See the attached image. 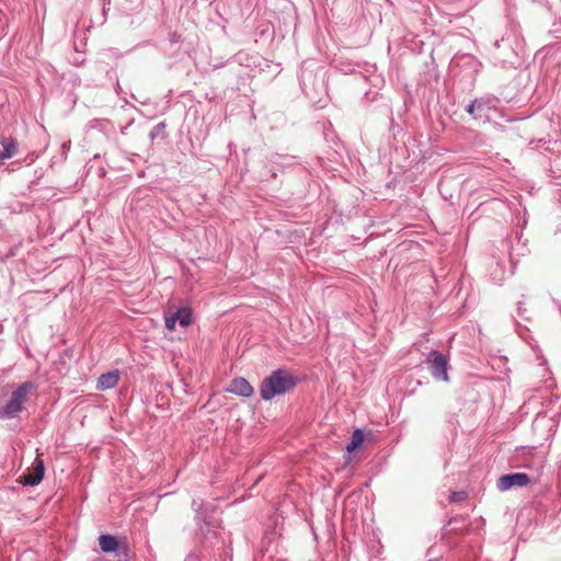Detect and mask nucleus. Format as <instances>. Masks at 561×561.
Wrapping results in <instances>:
<instances>
[{
    "mask_svg": "<svg viewBox=\"0 0 561 561\" xmlns=\"http://www.w3.org/2000/svg\"><path fill=\"white\" fill-rule=\"evenodd\" d=\"M324 78V69L316 62L305 61L302 64L300 87L306 96L311 101L317 102V99L327 92Z\"/></svg>",
    "mask_w": 561,
    "mask_h": 561,
    "instance_id": "nucleus-1",
    "label": "nucleus"
},
{
    "mask_svg": "<svg viewBox=\"0 0 561 561\" xmlns=\"http://www.w3.org/2000/svg\"><path fill=\"white\" fill-rule=\"evenodd\" d=\"M36 389L33 381H24L12 392L11 398L4 405L0 404V419L11 420L16 417L23 410L31 391Z\"/></svg>",
    "mask_w": 561,
    "mask_h": 561,
    "instance_id": "nucleus-2",
    "label": "nucleus"
},
{
    "mask_svg": "<svg viewBox=\"0 0 561 561\" xmlns=\"http://www.w3.org/2000/svg\"><path fill=\"white\" fill-rule=\"evenodd\" d=\"M280 394V368H277L264 378L260 386V396L263 400L268 401Z\"/></svg>",
    "mask_w": 561,
    "mask_h": 561,
    "instance_id": "nucleus-3",
    "label": "nucleus"
},
{
    "mask_svg": "<svg viewBox=\"0 0 561 561\" xmlns=\"http://www.w3.org/2000/svg\"><path fill=\"white\" fill-rule=\"evenodd\" d=\"M427 363L430 365L431 374L434 378L448 381L447 358L437 351H432L427 356Z\"/></svg>",
    "mask_w": 561,
    "mask_h": 561,
    "instance_id": "nucleus-4",
    "label": "nucleus"
},
{
    "mask_svg": "<svg viewBox=\"0 0 561 561\" xmlns=\"http://www.w3.org/2000/svg\"><path fill=\"white\" fill-rule=\"evenodd\" d=\"M100 549L105 553H115L117 557L126 556V551L129 550L127 543H122L117 537L110 534H102L99 537Z\"/></svg>",
    "mask_w": 561,
    "mask_h": 561,
    "instance_id": "nucleus-5",
    "label": "nucleus"
},
{
    "mask_svg": "<svg viewBox=\"0 0 561 561\" xmlns=\"http://www.w3.org/2000/svg\"><path fill=\"white\" fill-rule=\"evenodd\" d=\"M530 482L527 473L516 472L511 474L501 476L497 479L496 486L500 491H507L514 486H525Z\"/></svg>",
    "mask_w": 561,
    "mask_h": 561,
    "instance_id": "nucleus-6",
    "label": "nucleus"
},
{
    "mask_svg": "<svg viewBox=\"0 0 561 561\" xmlns=\"http://www.w3.org/2000/svg\"><path fill=\"white\" fill-rule=\"evenodd\" d=\"M195 538L205 550H208L214 546L213 540L217 539V531L213 529L210 522H205L197 526Z\"/></svg>",
    "mask_w": 561,
    "mask_h": 561,
    "instance_id": "nucleus-7",
    "label": "nucleus"
},
{
    "mask_svg": "<svg viewBox=\"0 0 561 561\" xmlns=\"http://www.w3.org/2000/svg\"><path fill=\"white\" fill-rule=\"evenodd\" d=\"M44 474H45L44 461L36 458L34 461L33 469L31 471H28L27 473L23 474V477H22L23 484L30 485V486H35L42 482V480L44 479Z\"/></svg>",
    "mask_w": 561,
    "mask_h": 561,
    "instance_id": "nucleus-8",
    "label": "nucleus"
},
{
    "mask_svg": "<svg viewBox=\"0 0 561 561\" xmlns=\"http://www.w3.org/2000/svg\"><path fill=\"white\" fill-rule=\"evenodd\" d=\"M492 107V100L490 99H476L467 105L466 111L476 119H481L488 116V112Z\"/></svg>",
    "mask_w": 561,
    "mask_h": 561,
    "instance_id": "nucleus-9",
    "label": "nucleus"
},
{
    "mask_svg": "<svg viewBox=\"0 0 561 561\" xmlns=\"http://www.w3.org/2000/svg\"><path fill=\"white\" fill-rule=\"evenodd\" d=\"M0 161L3 162L4 160L11 159L16 156L19 152V146L15 138L11 136H0Z\"/></svg>",
    "mask_w": 561,
    "mask_h": 561,
    "instance_id": "nucleus-10",
    "label": "nucleus"
},
{
    "mask_svg": "<svg viewBox=\"0 0 561 561\" xmlns=\"http://www.w3.org/2000/svg\"><path fill=\"white\" fill-rule=\"evenodd\" d=\"M228 391L240 397L249 398L253 394L254 390L245 378L236 377L230 381Z\"/></svg>",
    "mask_w": 561,
    "mask_h": 561,
    "instance_id": "nucleus-11",
    "label": "nucleus"
},
{
    "mask_svg": "<svg viewBox=\"0 0 561 561\" xmlns=\"http://www.w3.org/2000/svg\"><path fill=\"white\" fill-rule=\"evenodd\" d=\"M119 381V371L113 370L102 374L96 383L98 390H107L114 388Z\"/></svg>",
    "mask_w": 561,
    "mask_h": 561,
    "instance_id": "nucleus-12",
    "label": "nucleus"
},
{
    "mask_svg": "<svg viewBox=\"0 0 561 561\" xmlns=\"http://www.w3.org/2000/svg\"><path fill=\"white\" fill-rule=\"evenodd\" d=\"M171 314L182 328H187L193 322V312L188 307L179 308Z\"/></svg>",
    "mask_w": 561,
    "mask_h": 561,
    "instance_id": "nucleus-13",
    "label": "nucleus"
},
{
    "mask_svg": "<svg viewBox=\"0 0 561 561\" xmlns=\"http://www.w3.org/2000/svg\"><path fill=\"white\" fill-rule=\"evenodd\" d=\"M364 438V432L359 428H356L352 434L351 442L346 446V450L348 453H353L358 449L362 446Z\"/></svg>",
    "mask_w": 561,
    "mask_h": 561,
    "instance_id": "nucleus-14",
    "label": "nucleus"
},
{
    "mask_svg": "<svg viewBox=\"0 0 561 561\" xmlns=\"http://www.w3.org/2000/svg\"><path fill=\"white\" fill-rule=\"evenodd\" d=\"M300 378L283 369V393L293 390Z\"/></svg>",
    "mask_w": 561,
    "mask_h": 561,
    "instance_id": "nucleus-15",
    "label": "nucleus"
},
{
    "mask_svg": "<svg viewBox=\"0 0 561 561\" xmlns=\"http://www.w3.org/2000/svg\"><path fill=\"white\" fill-rule=\"evenodd\" d=\"M280 535L276 531V522H274L273 530H265L264 536L262 538V545L266 552L271 550L272 543L279 537Z\"/></svg>",
    "mask_w": 561,
    "mask_h": 561,
    "instance_id": "nucleus-16",
    "label": "nucleus"
},
{
    "mask_svg": "<svg viewBox=\"0 0 561 561\" xmlns=\"http://www.w3.org/2000/svg\"><path fill=\"white\" fill-rule=\"evenodd\" d=\"M165 127H167V125H165L164 122L158 123L149 133L150 139L152 141L158 139V138L164 140L168 137V134L165 131Z\"/></svg>",
    "mask_w": 561,
    "mask_h": 561,
    "instance_id": "nucleus-17",
    "label": "nucleus"
},
{
    "mask_svg": "<svg viewBox=\"0 0 561 561\" xmlns=\"http://www.w3.org/2000/svg\"><path fill=\"white\" fill-rule=\"evenodd\" d=\"M194 520L197 526H199L201 524H205V522H209L206 510L205 508L201 510V507H195Z\"/></svg>",
    "mask_w": 561,
    "mask_h": 561,
    "instance_id": "nucleus-18",
    "label": "nucleus"
},
{
    "mask_svg": "<svg viewBox=\"0 0 561 561\" xmlns=\"http://www.w3.org/2000/svg\"><path fill=\"white\" fill-rule=\"evenodd\" d=\"M467 499V493L463 491H454L449 495V501L453 503L461 502Z\"/></svg>",
    "mask_w": 561,
    "mask_h": 561,
    "instance_id": "nucleus-19",
    "label": "nucleus"
},
{
    "mask_svg": "<svg viewBox=\"0 0 561 561\" xmlns=\"http://www.w3.org/2000/svg\"><path fill=\"white\" fill-rule=\"evenodd\" d=\"M175 324H176V321L175 319L172 317V314H165L164 317V325L165 328L169 330V331H173L175 330Z\"/></svg>",
    "mask_w": 561,
    "mask_h": 561,
    "instance_id": "nucleus-20",
    "label": "nucleus"
},
{
    "mask_svg": "<svg viewBox=\"0 0 561 561\" xmlns=\"http://www.w3.org/2000/svg\"><path fill=\"white\" fill-rule=\"evenodd\" d=\"M195 507H201V510L204 508V501L194 499L192 501V508L195 511Z\"/></svg>",
    "mask_w": 561,
    "mask_h": 561,
    "instance_id": "nucleus-21",
    "label": "nucleus"
},
{
    "mask_svg": "<svg viewBox=\"0 0 561 561\" xmlns=\"http://www.w3.org/2000/svg\"><path fill=\"white\" fill-rule=\"evenodd\" d=\"M129 552H130V549L126 551V556L118 557L117 561H130Z\"/></svg>",
    "mask_w": 561,
    "mask_h": 561,
    "instance_id": "nucleus-22",
    "label": "nucleus"
},
{
    "mask_svg": "<svg viewBox=\"0 0 561 561\" xmlns=\"http://www.w3.org/2000/svg\"><path fill=\"white\" fill-rule=\"evenodd\" d=\"M428 561H439V560L434 558V559H430Z\"/></svg>",
    "mask_w": 561,
    "mask_h": 561,
    "instance_id": "nucleus-23",
    "label": "nucleus"
}]
</instances>
